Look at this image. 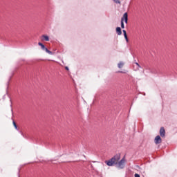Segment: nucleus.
<instances>
[{"instance_id":"obj_1","label":"nucleus","mask_w":177,"mask_h":177,"mask_svg":"<svg viewBox=\"0 0 177 177\" xmlns=\"http://www.w3.org/2000/svg\"><path fill=\"white\" fill-rule=\"evenodd\" d=\"M121 154L118 153L115 155L111 159L105 161V164L109 167H113V165H117L118 168L122 169L125 167V162H127V160L125 159V156L120 160Z\"/></svg>"},{"instance_id":"obj_2","label":"nucleus","mask_w":177,"mask_h":177,"mask_svg":"<svg viewBox=\"0 0 177 177\" xmlns=\"http://www.w3.org/2000/svg\"><path fill=\"white\" fill-rule=\"evenodd\" d=\"M124 21L126 24H128V12H125L121 18V28H125Z\"/></svg>"},{"instance_id":"obj_3","label":"nucleus","mask_w":177,"mask_h":177,"mask_svg":"<svg viewBox=\"0 0 177 177\" xmlns=\"http://www.w3.org/2000/svg\"><path fill=\"white\" fill-rule=\"evenodd\" d=\"M162 142V139H161V137L160 136H157L154 139V143L156 145H160V143Z\"/></svg>"},{"instance_id":"obj_4","label":"nucleus","mask_w":177,"mask_h":177,"mask_svg":"<svg viewBox=\"0 0 177 177\" xmlns=\"http://www.w3.org/2000/svg\"><path fill=\"white\" fill-rule=\"evenodd\" d=\"M159 133L161 138H165V129L164 127H161Z\"/></svg>"},{"instance_id":"obj_5","label":"nucleus","mask_w":177,"mask_h":177,"mask_svg":"<svg viewBox=\"0 0 177 177\" xmlns=\"http://www.w3.org/2000/svg\"><path fill=\"white\" fill-rule=\"evenodd\" d=\"M116 34H118V35H121L122 34V31L121 30L120 27L116 28Z\"/></svg>"},{"instance_id":"obj_6","label":"nucleus","mask_w":177,"mask_h":177,"mask_svg":"<svg viewBox=\"0 0 177 177\" xmlns=\"http://www.w3.org/2000/svg\"><path fill=\"white\" fill-rule=\"evenodd\" d=\"M122 31H123L124 37L127 42H129L128 35H127V30H123Z\"/></svg>"},{"instance_id":"obj_7","label":"nucleus","mask_w":177,"mask_h":177,"mask_svg":"<svg viewBox=\"0 0 177 177\" xmlns=\"http://www.w3.org/2000/svg\"><path fill=\"white\" fill-rule=\"evenodd\" d=\"M41 37H42V41H49L48 36L44 35Z\"/></svg>"},{"instance_id":"obj_8","label":"nucleus","mask_w":177,"mask_h":177,"mask_svg":"<svg viewBox=\"0 0 177 177\" xmlns=\"http://www.w3.org/2000/svg\"><path fill=\"white\" fill-rule=\"evenodd\" d=\"M38 45H39V46H41V49H43V50L46 48V47H45V45H44V44H42V43H41V42H39V43H38Z\"/></svg>"},{"instance_id":"obj_9","label":"nucleus","mask_w":177,"mask_h":177,"mask_svg":"<svg viewBox=\"0 0 177 177\" xmlns=\"http://www.w3.org/2000/svg\"><path fill=\"white\" fill-rule=\"evenodd\" d=\"M44 50H45L47 53H48L49 55H52V51H50V50H49L48 49V48H45V49Z\"/></svg>"},{"instance_id":"obj_10","label":"nucleus","mask_w":177,"mask_h":177,"mask_svg":"<svg viewBox=\"0 0 177 177\" xmlns=\"http://www.w3.org/2000/svg\"><path fill=\"white\" fill-rule=\"evenodd\" d=\"M118 66L119 67V68H122V67H124V63L120 62L118 64Z\"/></svg>"},{"instance_id":"obj_11","label":"nucleus","mask_w":177,"mask_h":177,"mask_svg":"<svg viewBox=\"0 0 177 177\" xmlns=\"http://www.w3.org/2000/svg\"><path fill=\"white\" fill-rule=\"evenodd\" d=\"M115 3H118L119 5H121V1L120 0H113Z\"/></svg>"},{"instance_id":"obj_12","label":"nucleus","mask_w":177,"mask_h":177,"mask_svg":"<svg viewBox=\"0 0 177 177\" xmlns=\"http://www.w3.org/2000/svg\"><path fill=\"white\" fill-rule=\"evenodd\" d=\"M134 64H136V66H137V70H139V68H140V65H139V63L136 62V63H134Z\"/></svg>"},{"instance_id":"obj_13","label":"nucleus","mask_w":177,"mask_h":177,"mask_svg":"<svg viewBox=\"0 0 177 177\" xmlns=\"http://www.w3.org/2000/svg\"><path fill=\"white\" fill-rule=\"evenodd\" d=\"M12 124H13V125H14L15 129H17V124H16V122L13 121V122H12Z\"/></svg>"},{"instance_id":"obj_14","label":"nucleus","mask_w":177,"mask_h":177,"mask_svg":"<svg viewBox=\"0 0 177 177\" xmlns=\"http://www.w3.org/2000/svg\"><path fill=\"white\" fill-rule=\"evenodd\" d=\"M134 176H135V177H140V176L139 174H136L134 175Z\"/></svg>"},{"instance_id":"obj_15","label":"nucleus","mask_w":177,"mask_h":177,"mask_svg":"<svg viewBox=\"0 0 177 177\" xmlns=\"http://www.w3.org/2000/svg\"><path fill=\"white\" fill-rule=\"evenodd\" d=\"M65 70H66V71H68V66H65Z\"/></svg>"}]
</instances>
